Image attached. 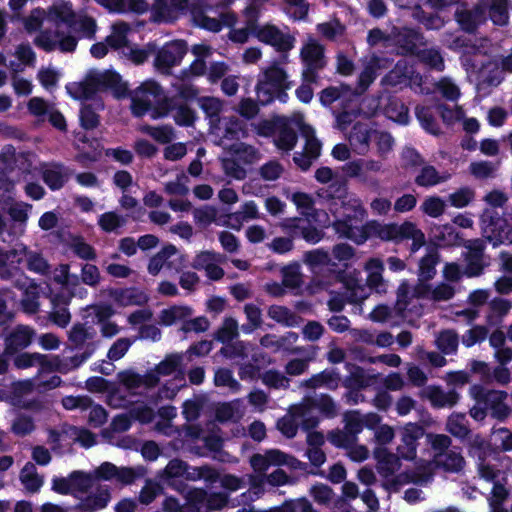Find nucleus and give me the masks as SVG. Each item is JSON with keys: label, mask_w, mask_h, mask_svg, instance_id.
<instances>
[{"label": "nucleus", "mask_w": 512, "mask_h": 512, "mask_svg": "<svg viewBox=\"0 0 512 512\" xmlns=\"http://www.w3.org/2000/svg\"><path fill=\"white\" fill-rule=\"evenodd\" d=\"M294 82L289 80L285 68L278 61H273L258 74L255 93L261 106H268L278 100L285 104L289 100L288 90Z\"/></svg>", "instance_id": "obj_1"}, {"label": "nucleus", "mask_w": 512, "mask_h": 512, "mask_svg": "<svg viewBox=\"0 0 512 512\" xmlns=\"http://www.w3.org/2000/svg\"><path fill=\"white\" fill-rule=\"evenodd\" d=\"M472 396L477 404H481L487 412L490 411L492 418L504 421L510 415L511 409L505 402L508 396L507 392L474 385Z\"/></svg>", "instance_id": "obj_2"}, {"label": "nucleus", "mask_w": 512, "mask_h": 512, "mask_svg": "<svg viewBox=\"0 0 512 512\" xmlns=\"http://www.w3.org/2000/svg\"><path fill=\"white\" fill-rule=\"evenodd\" d=\"M391 38V46L402 56L417 55L418 47L424 44V36L416 28L394 26L391 29Z\"/></svg>", "instance_id": "obj_3"}, {"label": "nucleus", "mask_w": 512, "mask_h": 512, "mask_svg": "<svg viewBox=\"0 0 512 512\" xmlns=\"http://www.w3.org/2000/svg\"><path fill=\"white\" fill-rule=\"evenodd\" d=\"M402 444L397 452L405 460H414L417 455L418 441L426 435L423 425L416 422L406 423L400 430Z\"/></svg>", "instance_id": "obj_4"}, {"label": "nucleus", "mask_w": 512, "mask_h": 512, "mask_svg": "<svg viewBox=\"0 0 512 512\" xmlns=\"http://www.w3.org/2000/svg\"><path fill=\"white\" fill-rule=\"evenodd\" d=\"M253 34L257 37L259 41L267 45L273 46L276 49V51L283 54H286L294 46V37L289 34H284L275 25L261 26ZM283 58L286 59L287 56L283 55Z\"/></svg>", "instance_id": "obj_5"}, {"label": "nucleus", "mask_w": 512, "mask_h": 512, "mask_svg": "<svg viewBox=\"0 0 512 512\" xmlns=\"http://www.w3.org/2000/svg\"><path fill=\"white\" fill-rule=\"evenodd\" d=\"M365 215V210L360 206H355L353 209V215L346 214L342 219H337L333 223L335 232L343 238L354 241L356 244H363L359 242L361 233V226H358V222L362 220Z\"/></svg>", "instance_id": "obj_6"}, {"label": "nucleus", "mask_w": 512, "mask_h": 512, "mask_svg": "<svg viewBox=\"0 0 512 512\" xmlns=\"http://www.w3.org/2000/svg\"><path fill=\"white\" fill-rule=\"evenodd\" d=\"M188 51L184 40H176L160 49L155 57L154 64L159 70H169L180 64Z\"/></svg>", "instance_id": "obj_7"}, {"label": "nucleus", "mask_w": 512, "mask_h": 512, "mask_svg": "<svg viewBox=\"0 0 512 512\" xmlns=\"http://www.w3.org/2000/svg\"><path fill=\"white\" fill-rule=\"evenodd\" d=\"M35 331L29 326L18 325L4 337V355L13 357L27 348L33 341Z\"/></svg>", "instance_id": "obj_8"}, {"label": "nucleus", "mask_w": 512, "mask_h": 512, "mask_svg": "<svg viewBox=\"0 0 512 512\" xmlns=\"http://www.w3.org/2000/svg\"><path fill=\"white\" fill-rule=\"evenodd\" d=\"M396 223L382 224L376 220L367 221L361 226L360 241L365 243L370 238L396 242Z\"/></svg>", "instance_id": "obj_9"}, {"label": "nucleus", "mask_w": 512, "mask_h": 512, "mask_svg": "<svg viewBox=\"0 0 512 512\" xmlns=\"http://www.w3.org/2000/svg\"><path fill=\"white\" fill-rule=\"evenodd\" d=\"M111 500L108 487H99L95 493L87 495L75 505L78 512H96L107 507Z\"/></svg>", "instance_id": "obj_10"}, {"label": "nucleus", "mask_w": 512, "mask_h": 512, "mask_svg": "<svg viewBox=\"0 0 512 512\" xmlns=\"http://www.w3.org/2000/svg\"><path fill=\"white\" fill-rule=\"evenodd\" d=\"M104 109V103L101 99L94 100L92 103H82L79 110V124L85 131H92L99 127L101 120L98 111Z\"/></svg>", "instance_id": "obj_11"}, {"label": "nucleus", "mask_w": 512, "mask_h": 512, "mask_svg": "<svg viewBox=\"0 0 512 512\" xmlns=\"http://www.w3.org/2000/svg\"><path fill=\"white\" fill-rule=\"evenodd\" d=\"M48 18L57 27L61 24L66 25L69 29H75L76 13L73 10L71 2H62L54 4L48 9Z\"/></svg>", "instance_id": "obj_12"}, {"label": "nucleus", "mask_w": 512, "mask_h": 512, "mask_svg": "<svg viewBox=\"0 0 512 512\" xmlns=\"http://www.w3.org/2000/svg\"><path fill=\"white\" fill-rule=\"evenodd\" d=\"M97 90H112L117 97H123L126 95L127 86L122 82V78L119 73L112 70H107L99 75L93 77Z\"/></svg>", "instance_id": "obj_13"}, {"label": "nucleus", "mask_w": 512, "mask_h": 512, "mask_svg": "<svg viewBox=\"0 0 512 512\" xmlns=\"http://www.w3.org/2000/svg\"><path fill=\"white\" fill-rule=\"evenodd\" d=\"M300 57L304 66L324 68L326 65L324 46L315 40H311L301 48Z\"/></svg>", "instance_id": "obj_14"}, {"label": "nucleus", "mask_w": 512, "mask_h": 512, "mask_svg": "<svg viewBox=\"0 0 512 512\" xmlns=\"http://www.w3.org/2000/svg\"><path fill=\"white\" fill-rule=\"evenodd\" d=\"M368 272L366 283L369 288L381 293L386 292V283L383 279L384 263L379 258H370L365 265Z\"/></svg>", "instance_id": "obj_15"}, {"label": "nucleus", "mask_w": 512, "mask_h": 512, "mask_svg": "<svg viewBox=\"0 0 512 512\" xmlns=\"http://www.w3.org/2000/svg\"><path fill=\"white\" fill-rule=\"evenodd\" d=\"M374 130L366 124L356 123L349 136V142L360 154H364L369 149V143L374 135Z\"/></svg>", "instance_id": "obj_16"}, {"label": "nucleus", "mask_w": 512, "mask_h": 512, "mask_svg": "<svg viewBox=\"0 0 512 512\" xmlns=\"http://www.w3.org/2000/svg\"><path fill=\"white\" fill-rule=\"evenodd\" d=\"M297 140V132L286 119L281 118L277 136L274 140L277 148L286 152L291 151L295 147Z\"/></svg>", "instance_id": "obj_17"}, {"label": "nucleus", "mask_w": 512, "mask_h": 512, "mask_svg": "<svg viewBox=\"0 0 512 512\" xmlns=\"http://www.w3.org/2000/svg\"><path fill=\"white\" fill-rule=\"evenodd\" d=\"M114 299L121 306H143L148 302L149 297L144 291L136 287H130L116 290Z\"/></svg>", "instance_id": "obj_18"}, {"label": "nucleus", "mask_w": 512, "mask_h": 512, "mask_svg": "<svg viewBox=\"0 0 512 512\" xmlns=\"http://www.w3.org/2000/svg\"><path fill=\"white\" fill-rule=\"evenodd\" d=\"M428 398L435 408H451L458 403L460 394L455 389L445 392L441 387L435 386L430 389Z\"/></svg>", "instance_id": "obj_19"}, {"label": "nucleus", "mask_w": 512, "mask_h": 512, "mask_svg": "<svg viewBox=\"0 0 512 512\" xmlns=\"http://www.w3.org/2000/svg\"><path fill=\"white\" fill-rule=\"evenodd\" d=\"M387 118L392 121L406 125L409 122V109L398 97L391 96L384 107Z\"/></svg>", "instance_id": "obj_20"}, {"label": "nucleus", "mask_w": 512, "mask_h": 512, "mask_svg": "<svg viewBox=\"0 0 512 512\" xmlns=\"http://www.w3.org/2000/svg\"><path fill=\"white\" fill-rule=\"evenodd\" d=\"M66 89L69 95L76 100H97L95 95L97 93V87L93 77H90L84 82H74L68 84Z\"/></svg>", "instance_id": "obj_21"}, {"label": "nucleus", "mask_w": 512, "mask_h": 512, "mask_svg": "<svg viewBox=\"0 0 512 512\" xmlns=\"http://www.w3.org/2000/svg\"><path fill=\"white\" fill-rule=\"evenodd\" d=\"M63 170V164L57 163L52 167L46 168L42 171L43 182L49 187L50 190L57 191L64 187L68 178Z\"/></svg>", "instance_id": "obj_22"}, {"label": "nucleus", "mask_w": 512, "mask_h": 512, "mask_svg": "<svg viewBox=\"0 0 512 512\" xmlns=\"http://www.w3.org/2000/svg\"><path fill=\"white\" fill-rule=\"evenodd\" d=\"M178 252L177 248L173 244L165 245L158 253L152 256L148 263V272L155 276L157 275L162 267L167 263L169 267L172 266V263L168 262V259L172 256L176 255Z\"/></svg>", "instance_id": "obj_23"}, {"label": "nucleus", "mask_w": 512, "mask_h": 512, "mask_svg": "<svg viewBox=\"0 0 512 512\" xmlns=\"http://www.w3.org/2000/svg\"><path fill=\"white\" fill-rule=\"evenodd\" d=\"M416 118L420 122L422 128L435 136H438L442 133L441 128L436 121L432 109L427 106H417L415 108Z\"/></svg>", "instance_id": "obj_24"}, {"label": "nucleus", "mask_w": 512, "mask_h": 512, "mask_svg": "<svg viewBox=\"0 0 512 512\" xmlns=\"http://www.w3.org/2000/svg\"><path fill=\"white\" fill-rule=\"evenodd\" d=\"M437 348L444 355H452L457 352L459 345V336L455 330H442L436 339Z\"/></svg>", "instance_id": "obj_25"}, {"label": "nucleus", "mask_w": 512, "mask_h": 512, "mask_svg": "<svg viewBox=\"0 0 512 512\" xmlns=\"http://www.w3.org/2000/svg\"><path fill=\"white\" fill-rule=\"evenodd\" d=\"M467 423L466 415L464 413H452L448 417L446 428L454 437L465 439L471 433Z\"/></svg>", "instance_id": "obj_26"}, {"label": "nucleus", "mask_w": 512, "mask_h": 512, "mask_svg": "<svg viewBox=\"0 0 512 512\" xmlns=\"http://www.w3.org/2000/svg\"><path fill=\"white\" fill-rule=\"evenodd\" d=\"M480 12L478 10L462 9L455 12V19L460 28L467 33H474L480 23Z\"/></svg>", "instance_id": "obj_27"}, {"label": "nucleus", "mask_w": 512, "mask_h": 512, "mask_svg": "<svg viewBox=\"0 0 512 512\" xmlns=\"http://www.w3.org/2000/svg\"><path fill=\"white\" fill-rule=\"evenodd\" d=\"M129 25L125 22H119L113 25L112 33L105 38L109 48L119 50L128 44L127 33Z\"/></svg>", "instance_id": "obj_28"}, {"label": "nucleus", "mask_w": 512, "mask_h": 512, "mask_svg": "<svg viewBox=\"0 0 512 512\" xmlns=\"http://www.w3.org/2000/svg\"><path fill=\"white\" fill-rule=\"evenodd\" d=\"M192 314V310L185 306H171L160 312V323L164 326H171L177 321H185Z\"/></svg>", "instance_id": "obj_29"}, {"label": "nucleus", "mask_w": 512, "mask_h": 512, "mask_svg": "<svg viewBox=\"0 0 512 512\" xmlns=\"http://www.w3.org/2000/svg\"><path fill=\"white\" fill-rule=\"evenodd\" d=\"M191 16L194 26L213 33L221 31L218 19L209 17L202 8L192 9Z\"/></svg>", "instance_id": "obj_30"}, {"label": "nucleus", "mask_w": 512, "mask_h": 512, "mask_svg": "<svg viewBox=\"0 0 512 512\" xmlns=\"http://www.w3.org/2000/svg\"><path fill=\"white\" fill-rule=\"evenodd\" d=\"M437 458L438 466H441L447 472L458 473L465 465V460L461 453L454 450H449Z\"/></svg>", "instance_id": "obj_31"}, {"label": "nucleus", "mask_w": 512, "mask_h": 512, "mask_svg": "<svg viewBox=\"0 0 512 512\" xmlns=\"http://www.w3.org/2000/svg\"><path fill=\"white\" fill-rule=\"evenodd\" d=\"M348 186L345 179H335L326 189H321L319 196L327 200H340L344 204L347 198Z\"/></svg>", "instance_id": "obj_32"}, {"label": "nucleus", "mask_w": 512, "mask_h": 512, "mask_svg": "<svg viewBox=\"0 0 512 512\" xmlns=\"http://www.w3.org/2000/svg\"><path fill=\"white\" fill-rule=\"evenodd\" d=\"M439 260L437 251H431L421 258L419 262V281H429L436 275V265Z\"/></svg>", "instance_id": "obj_33"}, {"label": "nucleus", "mask_w": 512, "mask_h": 512, "mask_svg": "<svg viewBox=\"0 0 512 512\" xmlns=\"http://www.w3.org/2000/svg\"><path fill=\"white\" fill-rule=\"evenodd\" d=\"M267 314L277 323L287 327H293L297 324V315L286 306L271 305Z\"/></svg>", "instance_id": "obj_34"}, {"label": "nucleus", "mask_w": 512, "mask_h": 512, "mask_svg": "<svg viewBox=\"0 0 512 512\" xmlns=\"http://www.w3.org/2000/svg\"><path fill=\"white\" fill-rule=\"evenodd\" d=\"M446 180L445 177L440 176L439 172L432 165H425L420 170V173L415 177V184L420 187H432Z\"/></svg>", "instance_id": "obj_35"}, {"label": "nucleus", "mask_w": 512, "mask_h": 512, "mask_svg": "<svg viewBox=\"0 0 512 512\" xmlns=\"http://www.w3.org/2000/svg\"><path fill=\"white\" fill-rule=\"evenodd\" d=\"M97 224L103 232L112 233L123 227L126 219L114 211H108L98 217Z\"/></svg>", "instance_id": "obj_36"}, {"label": "nucleus", "mask_w": 512, "mask_h": 512, "mask_svg": "<svg viewBox=\"0 0 512 512\" xmlns=\"http://www.w3.org/2000/svg\"><path fill=\"white\" fill-rule=\"evenodd\" d=\"M198 101L200 108L202 109L206 117L209 118L212 124L215 122H220L222 102L219 99L215 97L204 96L199 98Z\"/></svg>", "instance_id": "obj_37"}, {"label": "nucleus", "mask_w": 512, "mask_h": 512, "mask_svg": "<svg viewBox=\"0 0 512 512\" xmlns=\"http://www.w3.org/2000/svg\"><path fill=\"white\" fill-rule=\"evenodd\" d=\"M173 119L175 123L180 127L193 126L196 120V112L187 103L176 102L174 108Z\"/></svg>", "instance_id": "obj_38"}, {"label": "nucleus", "mask_w": 512, "mask_h": 512, "mask_svg": "<svg viewBox=\"0 0 512 512\" xmlns=\"http://www.w3.org/2000/svg\"><path fill=\"white\" fill-rule=\"evenodd\" d=\"M182 355L171 353L155 366V371L161 376H169L176 371H181Z\"/></svg>", "instance_id": "obj_39"}, {"label": "nucleus", "mask_w": 512, "mask_h": 512, "mask_svg": "<svg viewBox=\"0 0 512 512\" xmlns=\"http://www.w3.org/2000/svg\"><path fill=\"white\" fill-rule=\"evenodd\" d=\"M410 77L407 75L406 66H401L398 62L383 78L382 84L390 87L407 85Z\"/></svg>", "instance_id": "obj_40"}, {"label": "nucleus", "mask_w": 512, "mask_h": 512, "mask_svg": "<svg viewBox=\"0 0 512 512\" xmlns=\"http://www.w3.org/2000/svg\"><path fill=\"white\" fill-rule=\"evenodd\" d=\"M72 495L74 492L86 493L93 485V478L89 473L81 470H74L69 475Z\"/></svg>", "instance_id": "obj_41"}, {"label": "nucleus", "mask_w": 512, "mask_h": 512, "mask_svg": "<svg viewBox=\"0 0 512 512\" xmlns=\"http://www.w3.org/2000/svg\"><path fill=\"white\" fill-rule=\"evenodd\" d=\"M237 336H238V323L232 317L225 318L222 326L219 327L218 330L214 334L215 340H217L218 342H220L222 344L231 342Z\"/></svg>", "instance_id": "obj_42"}, {"label": "nucleus", "mask_w": 512, "mask_h": 512, "mask_svg": "<svg viewBox=\"0 0 512 512\" xmlns=\"http://www.w3.org/2000/svg\"><path fill=\"white\" fill-rule=\"evenodd\" d=\"M162 95L163 88L155 80H147L143 82L132 94V96L144 100H151V98L155 99Z\"/></svg>", "instance_id": "obj_43"}, {"label": "nucleus", "mask_w": 512, "mask_h": 512, "mask_svg": "<svg viewBox=\"0 0 512 512\" xmlns=\"http://www.w3.org/2000/svg\"><path fill=\"white\" fill-rule=\"evenodd\" d=\"M72 252L80 259L86 261H95L97 253L95 248L87 243L83 237H76L71 243Z\"/></svg>", "instance_id": "obj_44"}, {"label": "nucleus", "mask_w": 512, "mask_h": 512, "mask_svg": "<svg viewBox=\"0 0 512 512\" xmlns=\"http://www.w3.org/2000/svg\"><path fill=\"white\" fill-rule=\"evenodd\" d=\"M349 91V87L343 84L339 87L328 86L319 93V101L324 107H328L343 98Z\"/></svg>", "instance_id": "obj_45"}, {"label": "nucleus", "mask_w": 512, "mask_h": 512, "mask_svg": "<svg viewBox=\"0 0 512 512\" xmlns=\"http://www.w3.org/2000/svg\"><path fill=\"white\" fill-rule=\"evenodd\" d=\"M339 380V375L335 371L324 370L318 374L313 375L306 381V386L309 388H318L324 385L329 387L336 386Z\"/></svg>", "instance_id": "obj_46"}, {"label": "nucleus", "mask_w": 512, "mask_h": 512, "mask_svg": "<svg viewBox=\"0 0 512 512\" xmlns=\"http://www.w3.org/2000/svg\"><path fill=\"white\" fill-rule=\"evenodd\" d=\"M344 422L346 432L355 440L364 428L360 412L358 410L347 411L344 414Z\"/></svg>", "instance_id": "obj_47"}, {"label": "nucleus", "mask_w": 512, "mask_h": 512, "mask_svg": "<svg viewBox=\"0 0 512 512\" xmlns=\"http://www.w3.org/2000/svg\"><path fill=\"white\" fill-rule=\"evenodd\" d=\"M156 104L151 109V118L159 119L167 116L172 112L176 105V100L171 97H167L164 94L158 98H155Z\"/></svg>", "instance_id": "obj_48"}, {"label": "nucleus", "mask_w": 512, "mask_h": 512, "mask_svg": "<svg viewBox=\"0 0 512 512\" xmlns=\"http://www.w3.org/2000/svg\"><path fill=\"white\" fill-rule=\"evenodd\" d=\"M244 312L249 321V324H243L242 331L244 333H251L254 329L261 326V309L253 303H248L244 306Z\"/></svg>", "instance_id": "obj_49"}, {"label": "nucleus", "mask_w": 512, "mask_h": 512, "mask_svg": "<svg viewBox=\"0 0 512 512\" xmlns=\"http://www.w3.org/2000/svg\"><path fill=\"white\" fill-rule=\"evenodd\" d=\"M489 15L494 24L499 26L507 24L509 19L507 0H493L489 9Z\"/></svg>", "instance_id": "obj_50"}, {"label": "nucleus", "mask_w": 512, "mask_h": 512, "mask_svg": "<svg viewBox=\"0 0 512 512\" xmlns=\"http://www.w3.org/2000/svg\"><path fill=\"white\" fill-rule=\"evenodd\" d=\"M70 30L80 33L82 37L93 39L97 30L96 20L93 17L87 15L80 18L76 16L75 29Z\"/></svg>", "instance_id": "obj_51"}, {"label": "nucleus", "mask_w": 512, "mask_h": 512, "mask_svg": "<svg viewBox=\"0 0 512 512\" xmlns=\"http://www.w3.org/2000/svg\"><path fill=\"white\" fill-rule=\"evenodd\" d=\"M27 257V269L29 271L46 275L49 273L50 266L47 260L38 252L29 251L26 254Z\"/></svg>", "instance_id": "obj_52"}, {"label": "nucleus", "mask_w": 512, "mask_h": 512, "mask_svg": "<svg viewBox=\"0 0 512 512\" xmlns=\"http://www.w3.org/2000/svg\"><path fill=\"white\" fill-rule=\"evenodd\" d=\"M474 191L469 187H461L449 195V203L455 208H464L474 199Z\"/></svg>", "instance_id": "obj_53"}, {"label": "nucleus", "mask_w": 512, "mask_h": 512, "mask_svg": "<svg viewBox=\"0 0 512 512\" xmlns=\"http://www.w3.org/2000/svg\"><path fill=\"white\" fill-rule=\"evenodd\" d=\"M373 138L376 142L377 152L381 157H385L393 148L394 139L387 131L374 130Z\"/></svg>", "instance_id": "obj_54"}, {"label": "nucleus", "mask_w": 512, "mask_h": 512, "mask_svg": "<svg viewBox=\"0 0 512 512\" xmlns=\"http://www.w3.org/2000/svg\"><path fill=\"white\" fill-rule=\"evenodd\" d=\"M220 349L221 355L227 359L247 358L246 345L243 341L228 342Z\"/></svg>", "instance_id": "obj_55"}, {"label": "nucleus", "mask_w": 512, "mask_h": 512, "mask_svg": "<svg viewBox=\"0 0 512 512\" xmlns=\"http://www.w3.org/2000/svg\"><path fill=\"white\" fill-rule=\"evenodd\" d=\"M262 382L270 388L279 389L288 388L290 380L279 371L270 369L263 374Z\"/></svg>", "instance_id": "obj_56"}, {"label": "nucleus", "mask_w": 512, "mask_h": 512, "mask_svg": "<svg viewBox=\"0 0 512 512\" xmlns=\"http://www.w3.org/2000/svg\"><path fill=\"white\" fill-rule=\"evenodd\" d=\"M488 330L485 326L476 325L467 330L462 336V343L465 347L469 348L476 343L486 339Z\"/></svg>", "instance_id": "obj_57"}, {"label": "nucleus", "mask_w": 512, "mask_h": 512, "mask_svg": "<svg viewBox=\"0 0 512 512\" xmlns=\"http://www.w3.org/2000/svg\"><path fill=\"white\" fill-rule=\"evenodd\" d=\"M422 210L426 215L432 218H437L444 213L445 203L438 196H430L423 202Z\"/></svg>", "instance_id": "obj_58"}, {"label": "nucleus", "mask_w": 512, "mask_h": 512, "mask_svg": "<svg viewBox=\"0 0 512 512\" xmlns=\"http://www.w3.org/2000/svg\"><path fill=\"white\" fill-rule=\"evenodd\" d=\"M11 429L15 435L24 437L34 431L35 424L32 417L20 415L13 421Z\"/></svg>", "instance_id": "obj_59"}, {"label": "nucleus", "mask_w": 512, "mask_h": 512, "mask_svg": "<svg viewBox=\"0 0 512 512\" xmlns=\"http://www.w3.org/2000/svg\"><path fill=\"white\" fill-rule=\"evenodd\" d=\"M187 470V462L174 458L171 459L168 464L166 465L164 471H163V477L166 480H171L174 478H180L185 475V472Z\"/></svg>", "instance_id": "obj_60"}, {"label": "nucleus", "mask_w": 512, "mask_h": 512, "mask_svg": "<svg viewBox=\"0 0 512 512\" xmlns=\"http://www.w3.org/2000/svg\"><path fill=\"white\" fill-rule=\"evenodd\" d=\"M163 492V487L153 481H147L139 494V502L145 505L152 503L155 498Z\"/></svg>", "instance_id": "obj_61"}, {"label": "nucleus", "mask_w": 512, "mask_h": 512, "mask_svg": "<svg viewBox=\"0 0 512 512\" xmlns=\"http://www.w3.org/2000/svg\"><path fill=\"white\" fill-rule=\"evenodd\" d=\"M424 163L421 154L414 147H405L401 153V164L403 168H416Z\"/></svg>", "instance_id": "obj_62"}, {"label": "nucleus", "mask_w": 512, "mask_h": 512, "mask_svg": "<svg viewBox=\"0 0 512 512\" xmlns=\"http://www.w3.org/2000/svg\"><path fill=\"white\" fill-rule=\"evenodd\" d=\"M374 458L377 460L380 468L386 470L389 474L393 473V464L395 456L384 446L376 447L373 451Z\"/></svg>", "instance_id": "obj_63"}, {"label": "nucleus", "mask_w": 512, "mask_h": 512, "mask_svg": "<svg viewBox=\"0 0 512 512\" xmlns=\"http://www.w3.org/2000/svg\"><path fill=\"white\" fill-rule=\"evenodd\" d=\"M54 37L58 39L57 48L64 53L74 52L77 48L78 39L70 34H65L63 31L56 29Z\"/></svg>", "instance_id": "obj_64"}]
</instances>
